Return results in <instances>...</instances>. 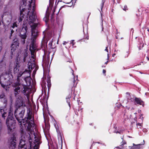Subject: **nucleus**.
I'll use <instances>...</instances> for the list:
<instances>
[{
  "mask_svg": "<svg viewBox=\"0 0 149 149\" xmlns=\"http://www.w3.org/2000/svg\"><path fill=\"white\" fill-rule=\"evenodd\" d=\"M28 3L24 0L22 1V4L20 7V13L18 17L19 22L23 20H27L29 17V23L31 28L32 42L30 45V50L34 52L36 49V46L35 43V40L37 35L36 30L37 24L34 23L36 20L35 12V0H28Z\"/></svg>",
  "mask_w": 149,
  "mask_h": 149,
  "instance_id": "obj_1",
  "label": "nucleus"
},
{
  "mask_svg": "<svg viewBox=\"0 0 149 149\" xmlns=\"http://www.w3.org/2000/svg\"><path fill=\"white\" fill-rule=\"evenodd\" d=\"M31 71H28L27 70L22 72L19 73L17 76V81L13 85L14 88V94L17 100V105L18 106L22 105L23 103V99L20 95L21 92L25 94L28 93V86L31 85V81L30 77Z\"/></svg>",
  "mask_w": 149,
  "mask_h": 149,
  "instance_id": "obj_2",
  "label": "nucleus"
},
{
  "mask_svg": "<svg viewBox=\"0 0 149 149\" xmlns=\"http://www.w3.org/2000/svg\"><path fill=\"white\" fill-rule=\"evenodd\" d=\"M27 130L28 132L25 135H24L23 132L22 133L19 149H38L41 143L39 137L35 134L33 130V128Z\"/></svg>",
  "mask_w": 149,
  "mask_h": 149,
  "instance_id": "obj_3",
  "label": "nucleus"
},
{
  "mask_svg": "<svg viewBox=\"0 0 149 149\" xmlns=\"http://www.w3.org/2000/svg\"><path fill=\"white\" fill-rule=\"evenodd\" d=\"M16 99L15 105L18 108L15 111V116L18 122L20 123V125L23 126V125L26 127H27V129H31L33 128L34 126L33 118L32 116V113L30 110H28L27 113V117L24 119H22L25 112V109L23 107L24 104V100L22 105L18 106L17 105V103L18 101Z\"/></svg>",
  "mask_w": 149,
  "mask_h": 149,
  "instance_id": "obj_4",
  "label": "nucleus"
},
{
  "mask_svg": "<svg viewBox=\"0 0 149 149\" xmlns=\"http://www.w3.org/2000/svg\"><path fill=\"white\" fill-rule=\"evenodd\" d=\"M13 106L11 105L9 110L8 117L6 122L7 132L9 134L12 133L15 128V120L13 116Z\"/></svg>",
  "mask_w": 149,
  "mask_h": 149,
  "instance_id": "obj_5",
  "label": "nucleus"
},
{
  "mask_svg": "<svg viewBox=\"0 0 149 149\" xmlns=\"http://www.w3.org/2000/svg\"><path fill=\"white\" fill-rule=\"evenodd\" d=\"M11 76L9 70H7L2 73L0 77V83L2 87L5 88V86L10 85L12 83Z\"/></svg>",
  "mask_w": 149,
  "mask_h": 149,
  "instance_id": "obj_6",
  "label": "nucleus"
},
{
  "mask_svg": "<svg viewBox=\"0 0 149 149\" xmlns=\"http://www.w3.org/2000/svg\"><path fill=\"white\" fill-rule=\"evenodd\" d=\"M7 98L4 93H2L0 95V108H6L7 104Z\"/></svg>",
  "mask_w": 149,
  "mask_h": 149,
  "instance_id": "obj_7",
  "label": "nucleus"
},
{
  "mask_svg": "<svg viewBox=\"0 0 149 149\" xmlns=\"http://www.w3.org/2000/svg\"><path fill=\"white\" fill-rule=\"evenodd\" d=\"M27 32V29L26 27H24L22 28L20 33V37L21 39V42L23 44L25 43V40L26 38V35Z\"/></svg>",
  "mask_w": 149,
  "mask_h": 149,
  "instance_id": "obj_8",
  "label": "nucleus"
},
{
  "mask_svg": "<svg viewBox=\"0 0 149 149\" xmlns=\"http://www.w3.org/2000/svg\"><path fill=\"white\" fill-rule=\"evenodd\" d=\"M15 136H13L9 139L8 141L9 147L10 149H14L16 147V140Z\"/></svg>",
  "mask_w": 149,
  "mask_h": 149,
  "instance_id": "obj_9",
  "label": "nucleus"
},
{
  "mask_svg": "<svg viewBox=\"0 0 149 149\" xmlns=\"http://www.w3.org/2000/svg\"><path fill=\"white\" fill-rule=\"evenodd\" d=\"M54 0H49V6L47 7V10L46 11V17L44 18V20H45L46 23H47L48 21L49 18L48 14L49 13L50 11L52 9V7L53 6L54 4Z\"/></svg>",
  "mask_w": 149,
  "mask_h": 149,
  "instance_id": "obj_10",
  "label": "nucleus"
},
{
  "mask_svg": "<svg viewBox=\"0 0 149 149\" xmlns=\"http://www.w3.org/2000/svg\"><path fill=\"white\" fill-rule=\"evenodd\" d=\"M28 65L29 70H27L28 71L30 70L31 72V70L34 68H35V69H38V67L36 66L35 62L29 61L28 63Z\"/></svg>",
  "mask_w": 149,
  "mask_h": 149,
  "instance_id": "obj_11",
  "label": "nucleus"
},
{
  "mask_svg": "<svg viewBox=\"0 0 149 149\" xmlns=\"http://www.w3.org/2000/svg\"><path fill=\"white\" fill-rule=\"evenodd\" d=\"M19 68L20 66H19V65L18 63H17V65L15 66V67L14 69V70H13V72L15 74L16 73H17V75H18V74L19 73H22V72H21L19 71ZM18 75H17V76Z\"/></svg>",
  "mask_w": 149,
  "mask_h": 149,
  "instance_id": "obj_12",
  "label": "nucleus"
},
{
  "mask_svg": "<svg viewBox=\"0 0 149 149\" xmlns=\"http://www.w3.org/2000/svg\"><path fill=\"white\" fill-rule=\"evenodd\" d=\"M134 101L136 104L139 105L143 106L144 104V102L140 98L135 97L134 99Z\"/></svg>",
  "mask_w": 149,
  "mask_h": 149,
  "instance_id": "obj_13",
  "label": "nucleus"
},
{
  "mask_svg": "<svg viewBox=\"0 0 149 149\" xmlns=\"http://www.w3.org/2000/svg\"><path fill=\"white\" fill-rule=\"evenodd\" d=\"M52 39L50 38L49 40H47V43H48L49 47L51 48L54 49L55 48L54 45H53Z\"/></svg>",
  "mask_w": 149,
  "mask_h": 149,
  "instance_id": "obj_14",
  "label": "nucleus"
},
{
  "mask_svg": "<svg viewBox=\"0 0 149 149\" xmlns=\"http://www.w3.org/2000/svg\"><path fill=\"white\" fill-rule=\"evenodd\" d=\"M54 126H55V127L56 129V131L58 133V140H60L62 141V137L61 132L56 127V124L54 125Z\"/></svg>",
  "mask_w": 149,
  "mask_h": 149,
  "instance_id": "obj_15",
  "label": "nucleus"
},
{
  "mask_svg": "<svg viewBox=\"0 0 149 149\" xmlns=\"http://www.w3.org/2000/svg\"><path fill=\"white\" fill-rule=\"evenodd\" d=\"M4 108L0 107V112L1 113L2 117L4 119L5 117L7 116V114L6 112L4 111V110L3 109Z\"/></svg>",
  "mask_w": 149,
  "mask_h": 149,
  "instance_id": "obj_16",
  "label": "nucleus"
},
{
  "mask_svg": "<svg viewBox=\"0 0 149 149\" xmlns=\"http://www.w3.org/2000/svg\"><path fill=\"white\" fill-rule=\"evenodd\" d=\"M6 65L3 63V61L0 62V72L2 70H4L5 68Z\"/></svg>",
  "mask_w": 149,
  "mask_h": 149,
  "instance_id": "obj_17",
  "label": "nucleus"
},
{
  "mask_svg": "<svg viewBox=\"0 0 149 149\" xmlns=\"http://www.w3.org/2000/svg\"><path fill=\"white\" fill-rule=\"evenodd\" d=\"M133 145L134 146L132 147L133 149H139L141 145L140 144L135 145L134 143H133Z\"/></svg>",
  "mask_w": 149,
  "mask_h": 149,
  "instance_id": "obj_18",
  "label": "nucleus"
},
{
  "mask_svg": "<svg viewBox=\"0 0 149 149\" xmlns=\"http://www.w3.org/2000/svg\"><path fill=\"white\" fill-rule=\"evenodd\" d=\"M17 25L16 22H15L14 23H13V25L11 26L12 28L13 29H14L15 30L17 31Z\"/></svg>",
  "mask_w": 149,
  "mask_h": 149,
  "instance_id": "obj_19",
  "label": "nucleus"
},
{
  "mask_svg": "<svg viewBox=\"0 0 149 149\" xmlns=\"http://www.w3.org/2000/svg\"><path fill=\"white\" fill-rule=\"evenodd\" d=\"M71 97V96L70 95H69L66 98V100L68 104V105L70 107V98Z\"/></svg>",
  "mask_w": 149,
  "mask_h": 149,
  "instance_id": "obj_20",
  "label": "nucleus"
},
{
  "mask_svg": "<svg viewBox=\"0 0 149 149\" xmlns=\"http://www.w3.org/2000/svg\"><path fill=\"white\" fill-rule=\"evenodd\" d=\"M15 46L14 44H12L11 45V52L12 54H13V52L15 51L16 49L15 47V46Z\"/></svg>",
  "mask_w": 149,
  "mask_h": 149,
  "instance_id": "obj_21",
  "label": "nucleus"
},
{
  "mask_svg": "<svg viewBox=\"0 0 149 149\" xmlns=\"http://www.w3.org/2000/svg\"><path fill=\"white\" fill-rule=\"evenodd\" d=\"M31 58L32 59H30V60H32L31 61L32 62H35V59L34 58V55L33 54V52L31 51Z\"/></svg>",
  "mask_w": 149,
  "mask_h": 149,
  "instance_id": "obj_22",
  "label": "nucleus"
},
{
  "mask_svg": "<svg viewBox=\"0 0 149 149\" xmlns=\"http://www.w3.org/2000/svg\"><path fill=\"white\" fill-rule=\"evenodd\" d=\"M121 145L120 146V148H121V149H125V148L124 147H123V146L124 145L126 144V143L125 142H122L121 143Z\"/></svg>",
  "mask_w": 149,
  "mask_h": 149,
  "instance_id": "obj_23",
  "label": "nucleus"
},
{
  "mask_svg": "<svg viewBox=\"0 0 149 149\" xmlns=\"http://www.w3.org/2000/svg\"><path fill=\"white\" fill-rule=\"evenodd\" d=\"M55 11V8H54L53 10H52L51 12H51L52 13V17H51V19H52V21L53 20V15L54 14V13Z\"/></svg>",
  "mask_w": 149,
  "mask_h": 149,
  "instance_id": "obj_24",
  "label": "nucleus"
},
{
  "mask_svg": "<svg viewBox=\"0 0 149 149\" xmlns=\"http://www.w3.org/2000/svg\"><path fill=\"white\" fill-rule=\"evenodd\" d=\"M123 10L126 11L127 10H128L127 7L126 5L124 6H123L122 7Z\"/></svg>",
  "mask_w": 149,
  "mask_h": 149,
  "instance_id": "obj_25",
  "label": "nucleus"
},
{
  "mask_svg": "<svg viewBox=\"0 0 149 149\" xmlns=\"http://www.w3.org/2000/svg\"><path fill=\"white\" fill-rule=\"evenodd\" d=\"M129 53L128 51H127L124 53V56L125 58L127 57L129 55Z\"/></svg>",
  "mask_w": 149,
  "mask_h": 149,
  "instance_id": "obj_26",
  "label": "nucleus"
},
{
  "mask_svg": "<svg viewBox=\"0 0 149 149\" xmlns=\"http://www.w3.org/2000/svg\"><path fill=\"white\" fill-rule=\"evenodd\" d=\"M47 83V86H48V88H49L50 86V80L49 79H48Z\"/></svg>",
  "mask_w": 149,
  "mask_h": 149,
  "instance_id": "obj_27",
  "label": "nucleus"
},
{
  "mask_svg": "<svg viewBox=\"0 0 149 149\" xmlns=\"http://www.w3.org/2000/svg\"><path fill=\"white\" fill-rule=\"evenodd\" d=\"M14 31L13 29H11V33H10V38H11V37L12 36V34L14 33Z\"/></svg>",
  "mask_w": 149,
  "mask_h": 149,
  "instance_id": "obj_28",
  "label": "nucleus"
},
{
  "mask_svg": "<svg viewBox=\"0 0 149 149\" xmlns=\"http://www.w3.org/2000/svg\"><path fill=\"white\" fill-rule=\"evenodd\" d=\"M104 0H102V6H101V9L103 7L104 4Z\"/></svg>",
  "mask_w": 149,
  "mask_h": 149,
  "instance_id": "obj_29",
  "label": "nucleus"
},
{
  "mask_svg": "<svg viewBox=\"0 0 149 149\" xmlns=\"http://www.w3.org/2000/svg\"><path fill=\"white\" fill-rule=\"evenodd\" d=\"M2 43H1V42H0V52H1V51L2 49Z\"/></svg>",
  "mask_w": 149,
  "mask_h": 149,
  "instance_id": "obj_30",
  "label": "nucleus"
},
{
  "mask_svg": "<svg viewBox=\"0 0 149 149\" xmlns=\"http://www.w3.org/2000/svg\"><path fill=\"white\" fill-rule=\"evenodd\" d=\"M4 28L5 29V30L6 31V30L7 29L8 27V26L7 25H4Z\"/></svg>",
  "mask_w": 149,
  "mask_h": 149,
  "instance_id": "obj_31",
  "label": "nucleus"
},
{
  "mask_svg": "<svg viewBox=\"0 0 149 149\" xmlns=\"http://www.w3.org/2000/svg\"><path fill=\"white\" fill-rule=\"evenodd\" d=\"M26 56H24V58H23V61L24 62H25L26 61Z\"/></svg>",
  "mask_w": 149,
  "mask_h": 149,
  "instance_id": "obj_32",
  "label": "nucleus"
},
{
  "mask_svg": "<svg viewBox=\"0 0 149 149\" xmlns=\"http://www.w3.org/2000/svg\"><path fill=\"white\" fill-rule=\"evenodd\" d=\"M65 6H61V8H60V9H59V11H58V12H59V11H60V10H61V9L62 8H63V7H65Z\"/></svg>",
  "mask_w": 149,
  "mask_h": 149,
  "instance_id": "obj_33",
  "label": "nucleus"
},
{
  "mask_svg": "<svg viewBox=\"0 0 149 149\" xmlns=\"http://www.w3.org/2000/svg\"><path fill=\"white\" fill-rule=\"evenodd\" d=\"M72 42H70V44H72V46H73L74 45V43L73 42V41H74V40H72Z\"/></svg>",
  "mask_w": 149,
  "mask_h": 149,
  "instance_id": "obj_34",
  "label": "nucleus"
},
{
  "mask_svg": "<svg viewBox=\"0 0 149 149\" xmlns=\"http://www.w3.org/2000/svg\"><path fill=\"white\" fill-rule=\"evenodd\" d=\"M36 69H35L33 72V75H35V72H36Z\"/></svg>",
  "mask_w": 149,
  "mask_h": 149,
  "instance_id": "obj_35",
  "label": "nucleus"
},
{
  "mask_svg": "<svg viewBox=\"0 0 149 149\" xmlns=\"http://www.w3.org/2000/svg\"><path fill=\"white\" fill-rule=\"evenodd\" d=\"M68 42H66L65 41H64L63 42V44L64 45H65Z\"/></svg>",
  "mask_w": 149,
  "mask_h": 149,
  "instance_id": "obj_36",
  "label": "nucleus"
},
{
  "mask_svg": "<svg viewBox=\"0 0 149 149\" xmlns=\"http://www.w3.org/2000/svg\"><path fill=\"white\" fill-rule=\"evenodd\" d=\"M22 77H24V76H25V77H26V74H25L24 75H22Z\"/></svg>",
  "mask_w": 149,
  "mask_h": 149,
  "instance_id": "obj_37",
  "label": "nucleus"
},
{
  "mask_svg": "<svg viewBox=\"0 0 149 149\" xmlns=\"http://www.w3.org/2000/svg\"><path fill=\"white\" fill-rule=\"evenodd\" d=\"M106 72V71L105 70H103V72L104 74H105Z\"/></svg>",
  "mask_w": 149,
  "mask_h": 149,
  "instance_id": "obj_38",
  "label": "nucleus"
},
{
  "mask_svg": "<svg viewBox=\"0 0 149 149\" xmlns=\"http://www.w3.org/2000/svg\"><path fill=\"white\" fill-rule=\"evenodd\" d=\"M105 51H107V52H108V49H107V47H106V49H105Z\"/></svg>",
  "mask_w": 149,
  "mask_h": 149,
  "instance_id": "obj_39",
  "label": "nucleus"
},
{
  "mask_svg": "<svg viewBox=\"0 0 149 149\" xmlns=\"http://www.w3.org/2000/svg\"><path fill=\"white\" fill-rule=\"evenodd\" d=\"M109 54H107V59L108 60L109 59Z\"/></svg>",
  "mask_w": 149,
  "mask_h": 149,
  "instance_id": "obj_40",
  "label": "nucleus"
},
{
  "mask_svg": "<svg viewBox=\"0 0 149 149\" xmlns=\"http://www.w3.org/2000/svg\"><path fill=\"white\" fill-rule=\"evenodd\" d=\"M10 15V16L11 17V19H12V15H13V14L12 13H11Z\"/></svg>",
  "mask_w": 149,
  "mask_h": 149,
  "instance_id": "obj_41",
  "label": "nucleus"
},
{
  "mask_svg": "<svg viewBox=\"0 0 149 149\" xmlns=\"http://www.w3.org/2000/svg\"><path fill=\"white\" fill-rule=\"evenodd\" d=\"M140 13H139V15H138L137 14H136V16H137V17H138V16H139L140 15Z\"/></svg>",
  "mask_w": 149,
  "mask_h": 149,
  "instance_id": "obj_42",
  "label": "nucleus"
},
{
  "mask_svg": "<svg viewBox=\"0 0 149 149\" xmlns=\"http://www.w3.org/2000/svg\"><path fill=\"white\" fill-rule=\"evenodd\" d=\"M108 62V61H107L105 63V64H107V63Z\"/></svg>",
  "mask_w": 149,
  "mask_h": 149,
  "instance_id": "obj_43",
  "label": "nucleus"
},
{
  "mask_svg": "<svg viewBox=\"0 0 149 149\" xmlns=\"http://www.w3.org/2000/svg\"><path fill=\"white\" fill-rule=\"evenodd\" d=\"M71 70H72V74L73 75H74V74H73V71L72 69H71Z\"/></svg>",
  "mask_w": 149,
  "mask_h": 149,
  "instance_id": "obj_44",
  "label": "nucleus"
},
{
  "mask_svg": "<svg viewBox=\"0 0 149 149\" xmlns=\"http://www.w3.org/2000/svg\"><path fill=\"white\" fill-rule=\"evenodd\" d=\"M75 82V81L74 80V81H73V84H74V82Z\"/></svg>",
  "mask_w": 149,
  "mask_h": 149,
  "instance_id": "obj_45",
  "label": "nucleus"
},
{
  "mask_svg": "<svg viewBox=\"0 0 149 149\" xmlns=\"http://www.w3.org/2000/svg\"><path fill=\"white\" fill-rule=\"evenodd\" d=\"M146 58H147V59H148V61L149 60V58L148 57H147Z\"/></svg>",
  "mask_w": 149,
  "mask_h": 149,
  "instance_id": "obj_46",
  "label": "nucleus"
},
{
  "mask_svg": "<svg viewBox=\"0 0 149 149\" xmlns=\"http://www.w3.org/2000/svg\"><path fill=\"white\" fill-rule=\"evenodd\" d=\"M128 137H129V138H132V137L130 136H128Z\"/></svg>",
  "mask_w": 149,
  "mask_h": 149,
  "instance_id": "obj_47",
  "label": "nucleus"
},
{
  "mask_svg": "<svg viewBox=\"0 0 149 149\" xmlns=\"http://www.w3.org/2000/svg\"><path fill=\"white\" fill-rule=\"evenodd\" d=\"M47 59H48V60H49V57H47Z\"/></svg>",
  "mask_w": 149,
  "mask_h": 149,
  "instance_id": "obj_48",
  "label": "nucleus"
},
{
  "mask_svg": "<svg viewBox=\"0 0 149 149\" xmlns=\"http://www.w3.org/2000/svg\"><path fill=\"white\" fill-rule=\"evenodd\" d=\"M139 49H141V47H139Z\"/></svg>",
  "mask_w": 149,
  "mask_h": 149,
  "instance_id": "obj_49",
  "label": "nucleus"
},
{
  "mask_svg": "<svg viewBox=\"0 0 149 149\" xmlns=\"http://www.w3.org/2000/svg\"><path fill=\"white\" fill-rule=\"evenodd\" d=\"M142 47H143V44H142Z\"/></svg>",
  "mask_w": 149,
  "mask_h": 149,
  "instance_id": "obj_50",
  "label": "nucleus"
},
{
  "mask_svg": "<svg viewBox=\"0 0 149 149\" xmlns=\"http://www.w3.org/2000/svg\"><path fill=\"white\" fill-rule=\"evenodd\" d=\"M128 148L130 149V146L128 147Z\"/></svg>",
  "mask_w": 149,
  "mask_h": 149,
  "instance_id": "obj_51",
  "label": "nucleus"
},
{
  "mask_svg": "<svg viewBox=\"0 0 149 149\" xmlns=\"http://www.w3.org/2000/svg\"><path fill=\"white\" fill-rule=\"evenodd\" d=\"M147 31H148V32H149V29H148L147 30Z\"/></svg>",
  "mask_w": 149,
  "mask_h": 149,
  "instance_id": "obj_52",
  "label": "nucleus"
},
{
  "mask_svg": "<svg viewBox=\"0 0 149 149\" xmlns=\"http://www.w3.org/2000/svg\"><path fill=\"white\" fill-rule=\"evenodd\" d=\"M59 1H60V0H58V3L59 2Z\"/></svg>",
  "mask_w": 149,
  "mask_h": 149,
  "instance_id": "obj_53",
  "label": "nucleus"
},
{
  "mask_svg": "<svg viewBox=\"0 0 149 149\" xmlns=\"http://www.w3.org/2000/svg\"><path fill=\"white\" fill-rule=\"evenodd\" d=\"M1 123L0 122V127H1Z\"/></svg>",
  "mask_w": 149,
  "mask_h": 149,
  "instance_id": "obj_54",
  "label": "nucleus"
},
{
  "mask_svg": "<svg viewBox=\"0 0 149 149\" xmlns=\"http://www.w3.org/2000/svg\"><path fill=\"white\" fill-rule=\"evenodd\" d=\"M44 84H45L46 83H45V82H43V84H44Z\"/></svg>",
  "mask_w": 149,
  "mask_h": 149,
  "instance_id": "obj_55",
  "label": "nucleus"
},
{
  "mask_svg": "<svg viewBox=\"0 0 149 149\" xmlns=\"http://www.w3.org/2000/svg\"><path fill=\"white\" fill-rule=\"evenodd\" d=\"M112 1H114L115 0H112Z\"/></svg>",
  "mask_w": 149,
  "mask_h": 149,
  "instance_id": "obj_56",
  "label": "nucleus"
},
{
  "mask_svg": "<svg viewBox=\"0 0 149 149\" xmlns=\"http://www.w3.org/2000/svg\"><path fill=\"white\" fill-rule=\"evenodd\" d=\"M87 39H88V38H87Z\"/></svg>",
  "mask_w": 149,
  "mask_h": 149,
  "instance_id": "obj_57",
  "label": "nucleus"
},
{
  "mask_svg": "<svg viewBox=\"0 0 149 149\" xmlns=\"http://www.w3.org/2000/svg\"><path fill=\"white\" fill-rule=\"evenodd\" d=\"M118 133H119L118 132ZM118 133V132H116V133Z\"/></svg>",
  "mask_w": 149,
  "mask_h": 149,
  "instance_id": "obj_58",
  "label": "nucleus"
}]
</instances>
